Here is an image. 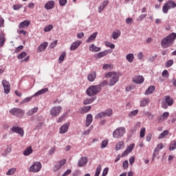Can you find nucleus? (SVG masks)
Listing matches in <instances>:
<instances>
[{"instance_id":"1","label":"nucleus","mask_w":176,"mask_h":176,"mask_svg":"<svg viewBox=\"0 0 176 176\" xmlns=\"http://www.w3.org/2000/svg\"><path fill=\"white\" fill-rule=\"evenodd\" d=\"M176 39V34L173 32L164 38L161 41V46L163 49H167V47H170L174 43Z\"/></svg>"},{"instance_id":"2","label":"nucleus","mask_w":176,"mask_h":176,"mask_svg":"<svg viewBox=\"0 0 176 176\" xmlns=\"http://www.w3.org/2000/svg\"><path fill=\"white\" fill-rule=\"evenodd\" d=\"M105 78H108L109 86H115L119 82V74L116 72H111L105 74Z\"/></svg>"},{"instance_id":"3","label":"nucleus","mask_w":176,"mask_h":176,"mask_svg":"<svg viewBox=\"0 0 176 176\" xmlns=\"http://www.w3.org/2000/svg\"><path fill=\"white\" fill-rule=\"evenodd\" d=\"M100 91H101V85H92L87 89V94L89 97H93V96H96Z\"/></svg>"},{"instance_id":"4","label":"nucleus","mask_w":176,"mask_h":176,"mask_svg":"<svg viewBox=\"0 0 176 176\" xmlns=\"http://www.w3.org/2000/svg\"><path fill=\"white\" fill-rule=\"evenodd\" d=\"M126 133V128L124 126H120L117 128L116 130L113 132V138H122L123 135H124V133Z\"/></svg>"},{"instance_id":"5","label":"nucleus","mask_w":176,"mask_h":176,"mask_svg":"<svg viewBox=\"0 0 176 176\" xmlns=\"http://www.w3.org/2000/svg\"><path fill=\"white\" fill-rule=\"evenodd\" d=\"M112 113H113L112 109H107L104 111H102L98 113L95 116V119H102V118H107H107H109V116H111Z\"/></svg>"},{"instance_id":"6","label":"nucleus","mask_w":176,"mask_h":176,"mask_svg":"<svg viewBox=\"0 0 176 176\" xmlns=\"http://www.w3.org/2000/svg\"><path fill=\"white\" fill-rule=\"evenodd\" d=\"M10 113L13 115V116H16V118H23L24 116V110L19 108H13L10 110Z\"/></svg>"},{"instance_id":"7","label":"nucleus","mask_w":176,"mask_h":176,"mask_svg":"<svg viewBox=\"0 0 176 176\" xmlns=\"http://www.w3.org/2000/svg\"><path fill=\"white\" fill-rule=\"evenodd\" d=\"M176 8V3L174 1H168L164 3L162 8L164 13H167L170 8Z\"/></svg>"},{"instance_id":"8","label":"nucleus","mask_w":176,"mask_h":176,"mask_svg":"<svg viewBox=\"0 0 176 176\" xmlns=\"http://www.w3.org/2000/svg\"><path fill=\"white\" fill-rule=\"evenodd\" d=\"M41 168H42V164L39 162H36L29 168V171H30V173H38V171H41Z\"/></svg>"},{"instance_id":"9","label":"nucleus","mask_w":176,"mask_h":176,"mask_svg":"<svg viewBox=\"0 0 176 176\" xmlns=\"http://www.w3.org/2000/svg\"><path fill=\"white\" fill-rule=\"evenodd\" d=\"M63 108L60 106H56L52 108L50 111V113L52 118H56L61 113Z\"/></svg>"},{"instance_id":"10","label":"nucleus","mask_w":176,"mask_h":176,"mask_svg":"<svg viewBox=\"0 0 176 176\" xmlns=\"http://www.w3.org/2000/svg\"><path fill=\"white\" fill-rule=\"evenodd\" d=\"M2 85L5 94H9L10 93V83L6 80H3Z\"/></svg>"},{"instance_id":"11","label":"nucleus","mask_w":176,"mask_h":176,"mask_svg":"<svg viewBox=\"0 0 176 176\" xmlns=\"http://www.w3.org/2000/svg\"><path fill=\"white\" fill-rule=\"evenodd\" d=\"M11 131H12V133H16V134H19L21 137H24V130L21 127L13 126L11 129Z\"/></svg>"},{"instance_id":"12","label":"nucleus","mask_w":176,"mask_h":176,"mask_svg":"<svg viewBox=\"0 0 176 176\" xmlns=\"http://www.w3.org/2000/svg\"><path fill=\"white\" fill-rule=\"evenodd\" d=\"M144 78L142 76H136L133 78V82L137 85H141V83H144Z\"/></svg>"},{"instance_id":"13","label":"nucleus","mask_w":176,"mask_h":176,"mask_svg":"<svg viewBox=\"0 0 176 176\" xmlns=\"http://www.w3.org/2000/svg\"><path fill=\"white\" fill-rule=\"evenodd\" d=\"M69 127V122H67L62 125L59 129L60 134H65V133L68 131Z\"/></svg>"},{"instance_id":"14","label":"nucleus","mask_w":176,"mask_h":176,"mask_svg":"<svg viewBox=\"0 0 176 176\" xmlns=\"http://www.w3.org/2000/svg\"><path fill=\"white\" fill-rule=\"evenodd\" d=\"M163 148H164V146H163V144L162 143H160L157 146L153 153V159H155V157H156V155H159V151H160V149H163Z\"/></svg>"},{"instance_id":"15","label":"nucleus","mask_w":176,"mask_h":176,"mask_svg":"<svg viewBox=\"0 0 176 176\" xmlns=\"http://www.w3.org/2000/svg\"><path fill=\"white\" fill-rule=\"evenodd\" d=\"M49 43L47 42H44L41 43L37 48L38 52L41 53V52H45L46 49L47 48Z\"/></svg>"},{"instance_id":"16","label":"nucleus","mask_w":176,"mask_h":176,"mask_svg":"<svg viewBox=\"0 0 176 176\" xmlns=\"http://www.w3.org/2000/svg\"><path fill=\"white\" fill-rule=\"evenodd\" d=\"M109 3V0H104L103 3L98 8V10L99 13H101V12L103 11L107 6H108V4Z\"/></svg>"},{"instance_id":"17","label":"nucleus","mask_w":176,"mask_h":176,"mask_svg":"<svg viewBox=\"0 0 176 176\" xmlns=\"http://www.w3.org/2000/svg\"><path fill=\"white\" fill-rule=\"evenodd\" d=\"M54 1L52 0L48 1L45 6L44 8L45 9H46V10H50L52 9H53V8H54Z\"/></svg>"},{"instance_id":"18","label":"nucleus","mask_w":176,"mask_h":176,"mask_svg":"<svg viewBox=\"0 0 176 176\" xmlns=\"http://www.w3.org/2000/svg\"><path fill=\"white\" fill-rule=\"evenodd\" d=\"M96 78H97V73H96V72H90L87 76V79L89 82H94Z\"/></svg>"},{"instance_id":"19","label":"nucleus","mask_w":176,"mask_h":176,"mask_svg":"<svg viewBox=\"0 0 176 176\" xmlns=\"http://www.w3.org/2000/svg\"><path fill=\"white\" fill-rule=\"evenodd\" d=\"M78 167H83V166H86V164H87V157H82L78 161Z\"/></svg>"},{"instance_id":"20","label":"nucleus","mask_w":176,"mask_h":176,"mask_svg":"<svg viewBox=\"0 0 176 176\" xmlns=\"http://www.w3.org/2000/svg\"><path fill=\"white\" fill-rule=\"evenodd\" d=\"M80 45H82V41H77L73 43L70 46V50L72 51L76 50V49H78V47L80 46Z\"/></svg>"},{"instance_id":"21","label":"nucleus","mask_w":176,"mask_h":176,"mask_svg":"<svg viewBox=\"0 0 176 176\" xmlns=\"http://www.w3.org/2000/svg\"><path fill=\"white\" fill-rule=\"evenodd\" d=\"M92 122H93V115L87 114V118H86V122H85L86 127H89L90 124H91Z\"/></svg>"},{"instance_id":"22","label":"nucleus","mask_w":176,"mask_h":176,"mask_svg":"<svg viewBox=\"0 0 176 176\" xmlns=\"http://www.w3.org/2000/svg\"><path fill=\"white\" fill-rule=\"evenodd\" d=\"M31 24V22L30 21L25 20L23 22H21L19 25V28L21 30V28H27Z\"/></svg>"},{"instance_id":"23","label":"nucleus","mask_w":176,"mask_h":176,"mask_svg":"<svg viewBox=\"0 0 176 176\" xmlns=\"http://www.w3.org/2000/svg\"><path fill=\"white\" fill-rule=\"evenodd\" d=\"M111 53H112V51L111 50L102 51L98 54V58H101L102 57H104V56H107V54H109Z\"/></svg>"},{"instance_id":"24","label":"nucleus","mask_w":176,"mask_h":176,"mask_svg":"<svg viewBox=\"0 0 176 176\" xmlns=\"http://www.w3.org/2000/svg\"><path fill=\"white\" fill-rule=\"evenodd\" d=\"M165 102L168 104V107H171L173 104H174V99L173 98H170V96H165Z\"/></svg>"},{"instance_id":"25","label":"nucleus","mask_w":176,"mask_h":176,"mask_svg":"<svg viewBox=\"0 0 176 176\" xmlns=\"http://www.w3.org/2000/svg\"><path fill=\"white\" fill-rule=\"evenodd\" d=\"M170 116V113L168 112H164L162 113V115L159 118L158 120L159 122H164V120H167V118Z\"/></svg>"},{"instance_id":"26","label":"nucleus","mask_w":176,"mask_h":176,"mask_svg":"<svg viewBox=\"0 0 176 176\" xmlns=\"http://www.w3.org/2000/svg\"><path fill=\"white\" fill-rule=\"evenodd\" d=\"M91 109V106H83L80 108V113H87Z\"/></svg>"},{"instance_id":"27","label":"nucleus","mask_w":176,"mask_h":176,"mask_svg":"<svg viewBox=\"0 0 176 176\" xmlns=\"http://www.w3.org/2000/svg\"><path fill=\"white\" fill-rule=\"evenodd\" d=\"M150 102L151 99L144 98L140 100V107H146Z\"/></svg>"},{"instance_id":"28","label":"nucleus","mask_w":176,"mask_h":176,"mask_svg":"<svg viewBox=\"0 0 176 176\" xmlns=\"http://www.w3.org/2000/svg\"><path fill=\"white\" fill-rule=\"evenodd\" d=\"M98 33L97 32L93 33L87 40L86 42L87 43H90V42H93L97 38V34Z\"/></svg>"},{"instance_id":"29","label":"nucleus","mask_w":176,"mask_h":176,"mask_svg":"<svg viewBox=\"0 0 176 176\" xmlns=\"http://www.w3.org/2000/svg\"><path fill=\"white\" fill-rule=\"evenodd\" d=\"M155 87L153 85L148 87V88L144 92L145 96H149V94H152V93L155 91Z\"/></svg>"},{"instance_id":"30","label":"nucleus","mask_w":176,"mask_h":176,"mask_svg":"<svg viewBox=\"0 0 176 176\" xmlns=\"http://www.w3.org/2000/svg\"><path fill=\"white\" fill-rule=\"evenodd\" d=\"M47 91H49V89L44 88V89H42L38 91L37 92H36L34 96V97H36L38 96H41V94H45V93H46Z\"/></svg>"},{"instance_id":"31","label":"nucleus","mask_w":176,"mask_h":176,"mask_svg":"<svg viewBox=\"0 0 176 176\" xmlns=\"http://www.w3.org/2000/svg\"><path fill=\"white\" fill-rule=\"evenodd\" d=\"M123 148H124V142L120 141L116 146V151H120V149H123Z\"/></svg>"},{"instance_id":"32","label":"nucleus","mask_w":176,"mask_h":176,"mask_svg":"<svg viewBox=\"0 0 176 176\" xmlns=\"http://www.w3.org/2000/svg\"><path fill=\"white\" fill-rule=\"evenodd\" d=\"M36 112H38V107H36L27 112L26 116H32V115H34V113H36Z\"/></svg>"},{"instance_id":"33","label":"nucleus","mask_w":176,"mask_h":176,"mask_svg":"<svg viewBox=\"0 0 176 176\" xmlns=\"http://www.w3.org/2000/svg\"><path fill=\"white\" fill-rule=\"evenodd\" d=\"M89 50H91V52H100L101 50V47H96L95 46L94 44H92L90 47H89Z\"/></svg>"},{"instance_id":"34","label":"nucleus","mask_w":176,"mask_h":176,"mask_svg":"<svg viewBox=\"0 0 176 176\" xmlns=\"http://www.w3.org/2000/svg\"><path fill=\"white\" fill-rule=\"evenodd\" d=\"M32 153V148L31 146L28 147L24 151L23 155L24 156H30Z\"/></svg>"},{"instance_id":"35","label":"nucleus","mask_w":176,"mask_h":176,"mask_svg":"<svg viewBox=\"0 0 176 176\" xmlns=\"http://www.w3.org/2000/svg\"><path fill=\"white\" fill-rule=\"evenodd\" d=\"M5 42H6V38H5V35L3 34H0V46L3 47V45H5Z\"/></svg>"},{"instance_id":"36","label":"nucleus","mask_w":176,"mask_h":176,"mask_svg":"<svg viewBox=\"0 0 176 176\" xmlns=\"http://www.w3.org/2000/svg\"><path fill=\"white\" fill-rule=\"evenodd\" d=\"M120 30H117V31H115L113 32V34H112V38L114 40H116L118 39V38H119L120 36Z\"/></svg>"},{"instance_id":"37","label":"nucleus","mask_w":176,"mask_h":176,"mask_svg":"<svg viewBox=\"0 0 176 176\" xmlns=\"http://www.w3.org/2000/svg\"><path fill=\"white\" fill-rule=\"evenodd\" d=\"M96 100V98H87L85 99L83 102L84 105H89V104H91V102H93V101Z\"/></svg>"},{"instance_id":"38","label":"nucleus","mask_w":176,"mask_h":176,"mask_svg":"<svg viewBox=\"0 0 176 176\" xmlns=\"http://www.w3.org/2000/svg\"><path fill=\"white\" fill-rule=\"evenodd\" d=\"M168 134H169L168 130H165L159 135L158 139L162 140V138H164L166 135H168Z\"/></svg>"},{"instance_id":"39","label":"nucleus","mask_w":176,"mask_h":176,"mask_svg":"<svg viewBox=\"0 0 176 176\" xmlns=\"http://www.w3.org/2000/svg\"><path fill=\"white\" fill-rule=\"evenodd\" d=\"M126 58L129 61V63H133V61H134V54H129L126 55Z\"/></svg>"},{"instance_id":"40","label":"nucleus","mask_w":176,"mask_h":176,"mask_svg":"<svg viewBox=\"0 0 176 176\" xmlns=\"http://www.w3.org/2000/svg\"><path fill=\"white\" fill-rule=\"evenodd\" d=\"M65 56H67V53H65V52H63L60 56H59V63L61 64V63H63V61H64V58H65Z\"/></svg>"},{"instance_id":"41","label":"nucleus","mask_w":176,"mask_h":176,"mask_svg":"<svg viewBox=\"0 0 176 176\" xmlns=\"http://www.w3.org/2000/svg\"><path fill=\"white\" fill-rule=\"evenodd\" d=\"M138 113V109L133 110L129 113V117L133 118V117L135 116Z\"/></svg>"},{"instance_id":"42","label":"nucleus","mask_w":176,"mask_h":176,"mask_svg":"<svg viewBox=\"0 0 176 176\" xmlns=\"http://www.w3.org/2000/svg\"><path fill=\"white\" fill-rule=\"evenodd\" d=\"M53 30V25H48L44 28L45 32H49V31H52Z\"/></svg>"},{"instance_id":"43","label":"nucleus","mask_w":176,"mask_h":176,"mask_svg":"<svg viewBox=\"0 0 176 176\" xmlns=\"http://www.w3.org/2000/svg\"><path fill=\"white\" fill-rule=\"evenodd\" d=\"M173 64H174V60L173 59H170L166 63L165 66L166 67V68H170V67H171Z\"/></svg>"},{"instance_id":"44","label":"nucleus","mask_w":176,"mask_h":176,"mask_svg":"<svg viewBox=\"0 0 176 176\" xmlns=\"http://www.w3.org/2000/svg\"><path fill=\"white\" fill-rule=\"evenodd\" d=\"M16 173V168H12L8 170V171L6 173V175H13Z\"/></svg>"},{"instance_id":"45","label":"nucleus","mask_w":176,"mask_h":176,"mask_svg":"<svg viewBox=\"0 0 176 176\" xmlns=\"http://www.w3.org/2000/svg\"><path fill=\"white\" fill-rule=\"evenodd\" d=\"M135 145V144H130V145L126 148V150L129 153H131V152H133V149H134Z\"/></svg>"},{"instance_id":"46","label":"nucleus","mask_w":176,"mask_h":176,"mask_svg":"<svg viewBox=\"0 0 176 176\" xmlns=\"http://www.w3.org/2000/svg\"><path fill=\"white\" fill-rule=\"evenodd\" d=\"M22 8V4H16L12 6V9H14V10H20V9H21Z\"/></svg>"},{"instance_id":"47","label":"nucleus","mask_w":176,"mask_h":176,"mask_svg":"<svg viewBox=\"0 0 176 176\" xmlns=\"http://www.w3.org/2000/svg\"><path fill=\"white\" fill-rule=\"evenodd\" d=\"M27 56V53L25 52H22L20 54L18 55L17 58L19 60H22V58H24Z\"/></svg>"},{"instance_id":"48","label":"nucleus","mask_w":176,"mask_h":176,"mask_svg":"<svg viewBox=\"0 0 176 176\" xmlns=\"http://www.w3.org/2000/svg\"><path fill=\"white\" fill-rule=\"evenodd\" d=\"M145 131H146L145 128H142L141 129L140 133V138H144V137H145Z\"/></svg>"},{"instance_id":"49","label":"nucleus","mask_w":176,"mask_h":176,"mask_svg":"<svg viewBox=\"0 0 176 176\" xmlns=\"http://www.w3.org/2000/svg\"><path fill=\"white\" fill-rule=\"evenodd\" d=\"M162 75L163 78H168V76H170V74L167 69L164 70Z\"/></svg>"},{"instance_id":"50","label":"nucleus","mask_w":176,"mask_h":176,"mask_svg":"<svg viewBox=\"0 0 176 176\" xmlns=\"http://www.w3.org/2000/svg\"><path fill=\"white\" fill-rule=\"evenodd\" d=\"M108 85H109V82H108L107 80H103L101 82V83L100 85H98V86H100V90H101V87H104V86H108Z\"/></svg>"},{"instance_id":"51","label":"nucleus","mask_w":176,"mask_h":176,"mask_svg":"<svg viewBox=\"0 0 176 176\" xmlns=\"http://www.w3.org/2000/svg\"><path fill=\"white\" fill-rule=\"evenodd\" d=\"M100 173H101V165H99L96 168L95 176H100Z\"/></svg>"},{"instance_id":"52","label":"nucleus","mask_w":176,"mask_h":176,"mask_svg":"<svg viewBox=\"0 0 176 176\" xmlns=\"http://www.w3.org/2000/svg\"><path fill=\"white\" fill-rule=\"evenodd\" d=\"M107 145H108V140H103L100 146L101 149H104V148H107Z\"/></svg>"},{"instance_id":"53","label":"nucleus","mask_w":176,"mask_h":176,"mask_svg":"<svg viewBox=\"0 0 176 176\" xmlns=\"http://www.w3.org/2000/svg\"><path fill=\"white\" fill-rule=\"evenodd\" d=\"M170 151H174V149H176V142H173L169 146Z\"/></svg>"},{"instance_id":"54","label":"nucleus","mask_w":176,"mask_h":176,"mask_svg":"<svg viewBox=\"0 0 176 176\" xmlns=\"http://www.w3.org/2000/svg\"><path fill=\"white\" fill-rule=\"evenodd\" d=\"M66 116H67V115L65 113L60 116V118L57 120V123H61V122H63V120H64V119L65 118Z\"/></svg>"},{"instance_id":"55","label":"nucleus","mask_w":176,"mask_h":176,"mask_svg":"<svg viewBox=\"0 0 176 176\" xmlns=\"http://www.w3.org/2000/svg\"><path fill=\"white\" fill-rule=\"evenodd\" d=\"M57 40H55L54 41H53L52 43H50V47L51 49H54V47H56V46H57Z\"/></svg>"},{"instance_id":"56","label":"nucleus","mask_w":176,"mask_h":176,"mask_svg":"<svg viewBox=\"0 0 176 176\" xmlns=\"http://www.w3.org/2000/svg\"><path fill=\"white\" fill-rule=\"evenodd\" d=\"M146 17V14H141L138 18L137 19V21H142Z\"/></svg>"},{"instance_id":"57","label":"nucleus","mask_w":176,"mask_h":176,"mask_svg":"<svg viewBox=\"0 0 176 176\" xmlns=\"http://www.w3.org/2000/svg\"><path fill=\"white\" fill-rule=\"evenodd\" d=\"M144 115H145V116H147L148 118V119H153V118H154L153 115L148 111L145 112Z\"/></svg>"},{"instance_id":"58","label":"nucleus","mask_w":176,"mask_h":176,"mask_svg":"<svg viewBox=\"0 0 176 176\" xmlns=\"http://www.w3.org/2000/svg\"><path fill=\"white\" fill-rule=\"evenodd\" d=\"M108 171H109V168L108 167L105 168L102 171V176H107L108 174Z\"/></svg>"},{"instance_id":"59","label":"nucleus","mask_w":176,"mask_h":176,"mask_svg":"<svg viewBox=\"0 0 176 176\" xmlns=\"http://www.w3.org/2000/svg\"><path fill=\"white\" fill-rule=\"evenodd\" d=\"M67 0H59L60 6H65L67 5Z\"/></svg>"},{"instance_id":"60","label":"nucleus","mask_w":176,"mask_h":176,"mask_svg":"<svg viewBox=\"0 0 176 176\" xmlns=\"http://www.w3.org/2000/svg\"><path fill=\"white\" fill-rule=\"evenodd\" d=\"M24 49V46L23 45H19L18 47L16 48L15 50V53H19V52H21Z\"/></svg>"},{"instance_id":"61","label":"nucleus","mask_w":176,"mask_h":176,"mask_svg":"<svg viewBox=\"0 0 176 176\" xmlns=\"http://www.w3.org/2000/svg\"><path fill=\"white\" fill-rule=\"evenodd\" d=\"M122 167L123 168H129V161L125 160L122 163Z\"/></svg>"},{"instance_id":"62","label":"nucleus","mask_w":176,"mask_h":176,"mask_svg":"<svg viewBox=\"0 0 176 176\" xmlns=\"http://www.w3.org/2000/svg\"><path fill=\"white\" fill-rule=\"evenodd\" d=\"M106 46H107V47H110V49H113L115 47V44H112L109 42H107L106 43Z\"/></svg>"},{"instance_id":"63","label":"nucleus","mask_w":176,"mask_h":176,"mask_svg":"<svg viewBox=\"0 0 176 176\" xmlns=\"http://www.w3.org/2000/svg\"><path fill=\"white\" fill-rule=\"evenodd\" d=\"M151 140H152V133H148L147 135H146V140L149 142L151 141Z\"/></svg>"},{"instance_id":"64","label":"nucleus","mask_w":176,"mask_h":176,"mask_svg":"<svg viewBox=\"0 0 176 176\" xmlns=\"http://www.w3.org/2000/svg\"><path fill=\"white\" fill-rule=\"evenodd\" d=\"M156 57H157V56H154L148 59V63H153V61H155V58H156Z\"/></svg>"}]
</instances>
